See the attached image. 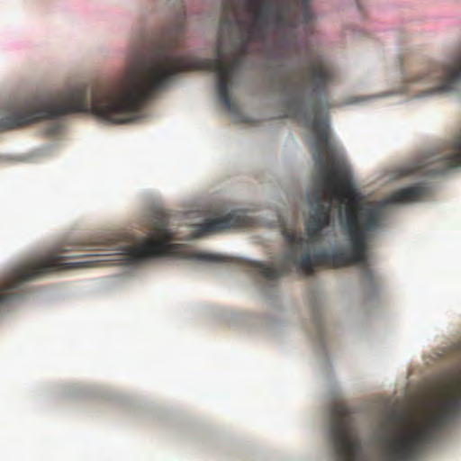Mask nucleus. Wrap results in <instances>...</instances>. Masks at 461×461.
Here are the masks:
<instances>
[{
  "label": "nucleus",
  "mask_w": 461,
  "mask_h": 461,
  "mask_svg": "<svg viewBox=\"0 0 461 461\" xmlns=\"http://www.w3.org/2000/svg\"><path fill=\"white\" fill-rule=\"evenodd\" d=\"M194 258L208 262H223L225 258L221 255L210 254V253H195L193 256Z\"/></svg>",
  "instance_id": "nucleus-10"
},
{
  "label": "nucleus",
  "mask_w": 461,
  "mask_h": 461,
  "mask_svg": "<svg viewBox=\"0 0 461 461\" xmlns=\"http://www.w3.org/2000/svg\"><path fill=\"white\" fill-rule=\"evenodd\" d=\"M461 83V53L447 64L430 63L408 77L405 91L417 96L453 93Z\"/></svg>",
  "instance_id": "nucleus-5"
},
{
  "label": "nucleus",
  "mask_w": 461,
  "mask_h": 461,
  "mask_svg": "<svg viewBox=\"0 0 461 461\" xmlns=\"http://www.w3.org/2000/svg\"><path fill=\"white\" fill-rule=\"evenodd\" d=\"M336 77L333 66H307L298 80L291 77L283 79L290 93L285 102V116L302 122L316 137L312 150L321 181L308 194L312 210L305 224L308 239L293 230L285 229L283 235L289 249L282 261L277 266L252 262V270L268 280L287 275L292 267L305 276H311L315 267L338 268L349 265L363 267L366 281L373 283L375 278L368 267V240L382 227L383 214L375 206L354 201L347 205L340 224L348 239L350 254L324 249L312 254L310 251L311 243L320 242L322 230L330 224L332 198H352L355 194L347 172L329 150L328 117L321 116L322 107L330 108L327 99L329 87Z\"/></svg>",
  "instance_id": "nucleus-2"
},
{
  "label": "nucleus",
  "mask_w": 461,
  "mask_h": 461,
  "mask_svg": "<svg viewBox=\"0 0 461 461\" xmlns=\"http://www.w3.org/2000/svg\"><path fill=\"white\" fill-rule=\"evenodd\" d=\"M330 441L336 461H360L361 445L352 428L351 411L342 403L331 409Z\"/></svg>",
  "instance_id": "nucleus-6"
},
{
  "label": "nucleus",
  "mask_w": 461,
  "mask_h": 461,
  "mask_svg": "<svg viewBox=\"0 0 461 461\" xmlns=\"http://www.w3.org/2000/svg\"><path fill=\"white\" fill-rule=\"evenodd\" d=\"M168 220L163 214L155 215L151 222L150 236L137 245L131 246L112 241L77 245V249H66L51 252L43 257L23 263L14 268L0 283V308L18 301L24 294L23 283L42 276L74 268L98 266L99 259L67 262L68 257L60 253L68 251H104L107 256L119 257L122 264H137L149 258L168 256L175 253L176 245L168 244L172 239L167 229ZM96 256H87L95 258Z\"/></svg>",
  "instance_id": "nucleus-3"
},
{
  "label": "nucleus",
  "mask_w": 461,
  "mask_h": 461,
  "mask_svg": "<svg viewBox=\"0 0 461 461\" xmlns=\"http://www.w3.org/2000/svg\"><path fill=\"white\" fill-rule=\"evenodd\" d=\"M300 22L312 19L309 0H301ZM252 19L241 20L232 0H224L221 31L212 59L182 55L184 23L165 30L148 53L134 50L123 76L105 86L78 84L50 95H42V120L90 111L98 119L114 124L140 118L143 106L176 74L204 70L217 75L220 102L232 109L230 88L234 74L249 50V43L264 39L269 26L286 32L296 25L288 0H247Z\"/></svg>",
  "instance_id": "nucleus-1"
},
{
  "label": "nucleus",
  "mask_w": 461,
  "mask_h": 461,
  "mask_svg": "<svg viewBox=\"0 0 461 461\" xmlns=\"http://www.w3.org/2000/svg\"><path fill=\"white\" fill-rule=\"evenodd\" d=\"M448 380L445 396L423 424L406 427L402 415L387 416L386 423L393 430L382 441L380 461L413 460L434 433L461 411V375L453 374Z\"/></svg>",
  "instance_id": "nucleus-4"
},
{
  "label": "nucleus",
  "mask_w": 461,
  "mask_h": 461,
  "mask_svg": "<svg viewBox=\"0 0 461 461\" xmlns=\"http://www.w3.org/2000/svg\"><path fill=\"white\" fill-rule=\"evenodd\" d=\"M429 194L428 188L421 185L417 184L411 186L403 187L392 193L386 199L387 204H403L413 202L421 201Z\"/></svg>",
  "instance_id": "nucleus-9"
},
{
  "label": "nucleus",
  "mask_w": 461,
  "mask_h": 461,
  "mask_svg": "<svg viewBox=\"0 0 461 461\" xmlns=\"http://www.w3.org/2000/svg\"><path fill=\"white\" fill-rule=\"evenodd\" d=\"M251 223V219L240 211H234L225 216L205 220L196 229V237L229 230L231 228H246Z\"/></svg>",
  "instance_id": "nucleus-8"
},
{
  "label": "nucleus",
  "mask_w": 461,
  "mask_h": 461,
  "mask_svg": "<svg viewBox=\"0 0 461 461\" xmlns=\"http://www.w3.org/2000/svg\"><path fill=\"white\" fill-rule=\"evenodd\" d=\"M458 167H461V133L446 149L437 150L420 158L407 174L434 176Z\"/></svg>",
  "instance_id": "nucleus-7"
}]
</instances>
